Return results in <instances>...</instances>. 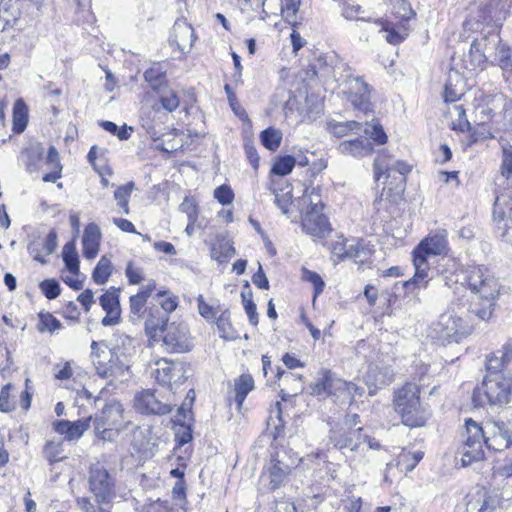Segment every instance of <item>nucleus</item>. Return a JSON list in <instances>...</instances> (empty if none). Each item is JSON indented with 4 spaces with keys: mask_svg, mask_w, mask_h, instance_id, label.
<instances>
[{
    "mask_svg": "<svg viewBox=\"0 0 512 512\" xmlns=\"http://www.w3.org/2000/svg\"><path fill=\"white\" fill-rule=\"evenodd\" d=\"M512 395V345L505 344L486 359V375L474 391L475 406L509 403Z\"/></svg>",
    "mask_w": 512,
    "mask_h": 512,
    "instance_id": "obj_1",
    "label": "nucleus"
},
{
    "mask_svg": "<svg viewBox=\"0 0 512 512\" xmlns=\"http://www.w3.org/2000/svg\"><path fill=\"white\" fill-rule=\"evenodd\" d=\"M465 281L473 294L466 309L479 320H489L505 287L485 266H472L466 270Z\"/></svg>",
    "mask_w": 512,
    "mask_h": 512,
    "instance_id": "obj_2",
    "label": "nucleus"
},
{
    "mask_svg": "<svg viewBox=\"0 0 512 512\" xmlns=\"http://www.w3.org/2000/svg\"><path fill=\"white\" fill-rule=\"evenodd\" d=\"M464 307L451 303L428 329V336L441 345L451 342L459 343L463 337L471 333L472 326L464 317Z\"/></svg>",
    "mask_w": 512,
    "mask_h": 512,
    "instance_id": "obj_3",
    "label": "nucleus"
},
{
    "mask_svg": "<svg viewBox=\"0 0 512 512\" xmlns=\"http://www.w3.org/2000/svg\"><path fill=\"white\" fill-rule=\"evenodd\" d=\"M411 171V166L404 161H392L391 156L382 151L374 161V174L376 180L386 174L387 181L381 193V199L397 203L401 200L405 190L406 175Z\"/></svg>",
    "mask_w": 512,
    "mask_h": 512,
    "instance_id": "obj_4",
    "label": "nucleus"
},
{
    "mask_svg": "<svg viewBox=\"0 0 512 512\" xmlns=\"http://www.w3.org/2000/svg\"><path fill=\"white\" fill-rule=\"evenodd\" d=\"M91 359L101 378H117L129 374L130 358L118 346L110 349L104 342L92 341Z\"/></svg>",
    "mask_w": 512,
    "mask_h": 512,
    "instance_id": "obj_5",
    "label": "nucleus"
},
{
    "mask_svg": "<svg viewBox=\"0 0 512 512\" xmlns=\"http://www.w3.org/2000/svg\"><path fill=\"white\" fill-rule=\"evenodd\" d=\"M396 411L402 417V423L409 427H420L425 423L419 411V389L416 384L407 383L400 388L394 397Z\"/></svg>",
    "mask_w": 512,
    "mask_h": 512,
    "instance_id": "obj_6",
    "label": "nucleus"
},
{
    "mask_svg": "<svg viewBox=\"0 0 512 512\" xmlns=\"http://www.w3.org/2000/svg\"><path fill=\"white\" fill-rule=\"evenodd\" d=\"M123 406L113 401L104 406L99 416L94 419L96 435L104 441H113L124 428Z\"/></svg>",
    "mask_w": 512,
    "mask_h": 512,
    "instance_id": "obj_7",
    "label": "nucleus"
},
{
    "mask_svg": "<svg viewBox=\"0 0 512 512\" xmlns=\"http://www.w3.org/2000/svg\"><path fill=\"white\" fill-rule=\"evenodd\" d=\"M155 366L152 376L159 385L168 386L171 391L188 379V367L180 360L162 358L155 362Z\"/></svg>",
    "mask_w": 512,
    "mask_h": 512,
    "instance_id": "obj_8",
    "label": "nucleus"
},
{
    "mask_svg": "<svg viewBox=\"0 0 512 512\" xmlns=\"http://www.w3.org/2000/svg\"><path fill=\"white\" fill-rule=\"evenodd\" d=\"M296 466V460L288 457L285 449H280L272 456L269 466L262 474V480L268 482V489H278L291 470Z\"/></svg>",
    "mask_w": 512,
    "mask_h": 512,
    "instance_id": "obj_9",
    "label": "nucleus"
},
{
    "mask_svg": "<svg viewBox=\"0 0 512 512\" xmlns=\"http://www.w3.org/2000/svg\"><path fill=\"white\" fill-rule=\"evenodd\" d=\"M483 426L472 419L466 420V436L462 446V463L469 465L484 457L483 445L486 443Z\"/></svg>",
    "mask_w": 512,
    "mask_h": 512,
    "instance_id": "obj_10",
    "label": "nucleus"
},
{
    "mask_svg": "<svg viewBox=\"0 0 512 512\" xmlns=\"http://www.w3.org/2000/svg\"><path fill=\"white\" fill-rule=\"evenodd\" d=\"M89 485L98 504H109L115 497L114 479L100 465H93L91 467Z\"/></svg>",
    "mask_w": 512,
    "mask_h": 512,
    "instance_id": "obj_11",
    "label": "nucleus"
},
{
    "mask_svg": "<svg viewBox=\"0 0 512 512\" xmlns=\"http://www.w3.org/2000/svg\"><path fill=\"white\" fill-rule=\"evenodd\" d=\"M162 334V347L168 353H185L193 347L185 324L170 323L166 325Z\"/></svg>",
    "mask_w": 512,
    "mask_h": 512,
    "instance_id": "obj_12",
    "label": "nucleus"
},
{
    "mask_svg": "<svg viewBox=\"0 0 512 512\" xmlns=\"http://www.w3.org/2000/svg\"><path fill=\"white\" fill-rule=\"evenodd\" d=\"M134 407L140 413L147 415H166L172 410V405L163 401L152 389L137 393L134 397Z\"/></svg>",
    "mask_w": 512,
    "mask_h": 512,
    "instance_id": "obj_13",
    "label": "nucleus"
},
{
    "mask_svg": "<svg viewBox=\"0 0 512 512\" xmlns=\"http://www.w3.org/2000/svg\"><path fill=\"white\" fill-rule=\"evenodd\" d=\"M447 237V230H436L418 244L413 251V255H420L426 259L429 256L446 255L449 251Z\"/></svg>",
    "mask_w": 512,
    "mask_h": 512,
    "instance_id": "obj_14",
    "label": "nucleus"
},
{
    "mask_svg": "<svg viewBox=\"0 0 512 512\" xmlns=\"http://www.w3.org/2000/svg\"><path fill=\"white\" fill-rule=\"evenodd\" d=\"M311 208H308L302 217L303 230L312 236L325 237L330 232V225L327 217L322 213L318 203L310 201Z\"/></svg>",
    "mask_w": 512,
    "mask_h": 512,
    "instance_id": "obj_15",
    "label": "nucleus"
},
{
    "mask_svg": "<svg viewBox=\"0 0 512 512\" xmlns=\"http://www.w3.org/2000/svg\"><path fill=\"white\" fill-rule=\"evenodd\" d=\"M330 439L334 446L340 450L348 449L352 452L363 451V445L367 434L364 433L362 427L356 429H342L339 431H332Z\"/></svg>",
    "mask_w": 512,
    "mask_h": 512,
    "instance_id": "obj_16",
    "label": "nucleus"
},
{
    "mask_svg": "<svg viewBox=\"0 0 512 512\" xmlns=\"http://www.w3.org/2000/svg\"><path fill=\"white\" fill-rule=\"evenodd\" d=\"M347 94L355 109L364 113L372 110L370 87L361 77H349Z\"/></svg>",
    "mask_w": 512,
    "mask_h": 512,
    "instance_id": "obj_17",
    "label": "nucleus"
},
{
    "mask_svg": "<svg viewBox=\"0 0 512 512\" xmlns=\"http://www.w3.org/2000/svg\"><path fill=\"white\" fill-rule=\"evenodd\" d=\"M337 150L345 156L362 158L373 152V146L366 137H358L340 142Z\"/></svg>",
    "mask_w": 512,
    "mask_h": 512,
    "instance_id": "obj_18",
    "label": "nucleus"
},
{
    "mask_svg": "<svg viewBox=\"0 0 512 512\" xmlns=\"http://www.w3.org/2000/svg\"><path fill=\"white\" fill-rule=\"evenodd\" d=\"M57 245V234L54 230H51L42 242H32L28 250L35 261L46 264V256L51 255L56 250Z\"/></svg>",
    "mask_w": 512,
    "mask_h": 512,
    "instance_id": "obj_19",
    "label": "nucleus"
},
{
    "mask_svg": "<svg viewBox=\"0 0 512 512\" xmlns=\"http://www.w3.org/2000/svg\"><path fill=\"white\" fill-rule=\"evenodd\" d=\"M101 239V231L98 225L95 223H89L83 233L82 237V246H83V256L88 259H94L99 251Z\"/></svg>",
    "mask_w": 512,
    "mask_h": 512,
    "instance_id": "obj_20",
    "label": "nucleus"
},
{
    "mask_svg": "<svg viewBox=\"0 0 512 512\" xmlns=\"http://www.w3.org/2000/svg\"><path fill=\"white\" fill-rule=\"evenodd\" d=\"M100 305L106 312L102 319L104 326H113L119 322L120 303L119 297L115 292L107 291L100 297Z\"/></svg>",
    "mask_w": 512,
    "mask_h": 512,
    "instance_id": "obj_21",
    "label": "nucleus"
},
{
    "mask_svg": "<svg viewBox=\"0 0 512 512\" xmlns=\"http://www.w3.org/2000/svg\"><path fill=\"white\" fill-rule=\"evenodd\" d=\"M170 40L177 45L180 51L190 50L195 40L194 29L186 22H176L173 25Z\"/></svg>",
    "mask_w": 512,
    "mask_h": 512,
    "instance_id": "obj_22",
    "label": "nucleus"
},
{
    "mask_svg": "<svg viewBox=\"0 0 512 512\" xmlns=\"http://www.w3.org/2000/svg\"><path fill=\"white\" fill-rule=\"evenodd\" d=\"M90 421L91 417L74 422L59 420L54 423V430L59 434L65 435V438L71 441L80 438L84 434V432L89 428Z\"/></svg>",
    "mask_w": 512,
    "mask_h": 512,
    "instance_id": "obj_23",
    "label": "nucleus"
},
{
    "mask_svg": "<svg viewBox=\"0 0 512 512\" xmlns=\"http://www.w3.org/2000/svg\"><path fill=\"white\" fill-rule=\"evenodd\" d=\"M145 315V331L150 338H155L158 331L162 332L166 325H169L166 313L161 312L158 306L149 307Z\"/></svg>",
    "mask_w": 512,
    "mask_h": 512,
    "instance_id": "obj_24",
    "label": "nucleus"
},
{
    "mask_svg": "<svg viewBox=\"0 0 512 512\" xmlns=\"http://www.w3.org/2000/svg\"><path fill=\"white\" fill-rule=\"evenodd\" d=\"M392 380V374L387 368L370 367L365 377L370 395L376 394L377 390L390 384Z\"/></svg>",
    "mask_w": 512,
    "mask_h": 512,
    "instance_id": "obj_25",
    "label": "nucleus"
},
{
    "mask_svg": "<svg viewBox=\"0 0 512 512\" xmlns=\"http://www.w3.org/2000/svg\"><path fill=\"white\" fill-rule=\"evenodd\" d=\"M301 0H263V6L269 9L280 8L283 18L290 24L297 23V12Z\"/></svg>",
    "mask_w": 512,
    "mask_h": 512,
    "instance_id": "obj_26",
    "label": "nucleus"
},
{
    "mask_svg": "<svg viewBox=\"0 0 512 512\" xmlns=\"http://www.w3.org/2000/svg\"><path fill=\"white\" fill-rule=\"evenodd\" d=\"M493 219L496 223L512 222V196L501 193L496 196L493 208Z\"/></svg>",
    "mask_w": 512,
    "mask_h": 512,
    "instance_id": "obj_27",
    "label": "nucleus"
},
{
    "mask_svg": "<svg viewBox=\"0 0 512 512\" xmlns=\"http://www.w3.org/2000/svg\"><path fill=\"white\" fill-rule=\"evenodd\" d=\"M413 264L415 268V274L413 278L403 283V286L409 289L411 286L420 285L423 283V286L427 284L429 267L427 263V259L420 255H413Z\"/></svg>",
    "mask_w": 512,
    "mask_h": 512,
    "instance_id": "obj_28",
    "label": "nucleus"
},
{
    "mask_svg": "<svg viewBox=\"0 0 512 512\" xmlns=\"http://www.w3.org/2000/svg\"><path fill=\"white\" fill-rule=\"evenodd\" d=\"M511 430L512 424L502 419L487 420L483 425L486 440L494 439V437H508Z\"/></svg>",
    "mask_w": 512,
    "mask_h": 512,
    "instance_id": "obj_29",
    "label": "nucleus"
},
{
    "mask_svg": "<svg viewBox=\"0 0 512 512\" xmlns=\"http://www.w3.org/2000/svg\"><path fill=\"white\" fill-rule=\"evenodd\" d=\"M333 388V377L329 370L322 369L315 382L309 385L310 394L314 396L329 395Z\"/></svg>",
    "mask_w": 512,
    "mask_h": 512,
    "instance_id": "obj_30",
    "label": "nucleus"
},
{
    "mask_svg": "<svg viewBox=\"0 0 512 512\" xmlns=\"http://www.w3.org/2000/svg\"><path fill=\"white\" fill-rule=\"evenodd\" d=\"M253 389L254 379L250 374H242L234 380L235 402L238 409H241L245 398Z\"/></svg>",
    "mask_w": 512,
    "mask_h": 512,
    "instance_id": "obj_31",
    "label": "nucleus"
},
{
    "mask_svg": "<svg viewBox=\"0 0 512 512\" xmlns=\"http://www.w3.org/2000/svg\"><path fill=\"white\" fill-rule=\"evenodd\" d=\"M277 378L283 380V384L288 385L290 381L295 382L296 387L291 388V393L286 392L284 389H281L280 396L283 401H287L290 397L297 396L299 393H301L304 389V383L302 381V376L291 373V372H285L284 370H281L280 368L277 369Z\"/></svg>",
    "mask_w": 512,
    "mask_h": 512,
    "instance_id": "obj_32",
    "label": "nucleus"
},
{
    "mask_svg": "<svg viewBox=\"0 0 512 512\" xmlns=\"http://www.w3.org/2000/svg\"><path fill=\"white\" fill-rule=\"evenodd\" d=\"M144 79L154 92L169 84L166 79V71L159 64L147 69L144 72Z\"/></svg>",
    "mask_w": 512,
    "mask_h": 512,
    "instance_id": "obj_33",
    "label": "nucleus"
},
{
    "mask_svg": "<svg viewBox=\"0 0 512 512\" xmlns=\"http://www.w3.org/2000/svg\"><path fill=\"white\" fill-rule=\"evenodd\" d=\"M28 124V107L24 100L19 98L13 106V131L17 134L22 133Z\"/></svg>",
    "mask_w": 512,
    "mask_h": 512,
    "instance_id": "obj_34",
    "label": "nucleus"
},
{
    "mask_svg": "<svg viewBox=\"0 0 512 512\" xmlns=\"http://www.w3.org/2000/svg\"><path fill=\"white\" fill-rule=\"evenodd\" d=\"M159 102L167 112H174L180 104L177 92L168 84L156 92Z\"/></svg>",
    "mask_w": 512,
    "mask_h": 512,
    "instance_id": "obj_35",
    "label": "nucleus"
},
{
    "mask_svg": "<svg viewBox=\"0 0 512 512\" xmlns=\"http://www.w3.org/2000/svg\"><path fill=\"white\" fill-rule=\"evenodd\" d=\"M62 257L69 272L73 275H78L79 259L74 242H68L64 245Z\"/></svg>",
    "mask_w": 512,
    "mask_h": 512,
    "instance_id": "obj_36",
    "label": "nucleus"
},
{
    "mask_svg": "<svg viewBox=\"0 0 512 512\" xmlns=\"http://www.w3.org/2000/svg\"><path fill=\"white\" fill-rule=\"evenodd\" d=\"M497 42L495 60L504 72L512 73V48L502 44L499 38Z\"/></svg>",
    "mask_w": 512,
    "mask_h": 512,
    "instance_id": "obj_37",
    "label": "nucleus"
},
{
    "mask_svg": "<svg viewBox=\"0 0 512 512\" xmlns=\"http://www.w3.org/2000/svg\"><path fill=\"white\" fill-rule=\"evenodd\" d=\"M343 255L355 263L363 264L371 257V251L360 243L350 244L343 248Z\"/></svg>",
    "mask_w": 512,
    "mask_h": 512,
    "instance_id": "obj_38",
    "label": "nucleus"
},
{
    "mask_svg": "<svg viewBox=\"0 0 512 512\" xmlns=\"http://www.w3.org/2000/svg\"><path fill=\"white\" fill-rule=\"evenodd\" d=\"M148 299L136 294L130 297V320L133 323H139L145 318V304Z\"/></svg>",
    "mask_w": 512,
    "mask_h": 512,
    "instance_id": "obj_39",
    "label": "nucleus"
},
{
    "mask_svg": "<svg viewBox=\"0 0 512 512\" xmlns=\"http://www.w3.org/2000/svg\"><path fill=\"white\" fill-rule=\"evenodd\" d=\"M111 272V261L106 256H102L94 268L92 279L96 284H104L110 277Z\"/></svg>",
    "mask_w": 512,
    "mask_h": 512,
    "instance_id": "obj_40",
    "label": "nucleus"
},
{
    "mask_svg": "<svg viewBox=\"0 0 512 512\" xmlns=\"http://www.w3.org/2000/svg\"><path fill=\"white\" fill-rule=\"evenodd\" d=\"M263 146L271 151L279 148L282 140V133L273 127L263 130L260 134Z\"/></svg>",
    "mask_w": 512,
    "mask_h": 512,
    "instance_id": "obj_41",
    "label": "nucleus"
},
{
    "mask_svg": "<svg viewBox=\"0 0 512 512\" xmlns=\"http://www.w3.org/2000/svg\"><path fill=\"white\" fill-rule=\"evenodd\" d=\"M38 319L37 330L41 333L46 331L54 333L62 327L61 322L49 312H40Z\"/></svg>",
    "mask_w": 512,
    "mask_h": 512,
    "instance_id": "obj_42",
    "label": "nucleus"
},
{
    "mask_svg": "<svg viewBox=\"0 0 512 512\" xmlns=\"http://www.w3.org/2000/svg\"><path fill=\"white\" fill-rule=\"evenodd\" d=\"M269 190L275 196V204L279 207L284 215L289 214V209L292 204V191L291 189L287 191L278 190L272 184L269 187Z\"/></svg>",
    "mask_w": 512,
    "mask_h": 512,
    "instance_id": "obj_43",
    "label": "nucleus"
},
{
    "mask_svg": "<svg viewBox=\"0 0 512 512\" xmlns=\"http://www.w3.org/2000/svg\"><path fill=\"white\" fill-rule=\"evenodd\" d=\"M134 189V183L128 182L127 184L120 186L114 192L115 200L117 201L118 206L122 209L123 213L129 214V199L131 193Z\"/></svg>",
    "mask_w": 512,
    "mask_h": 512,
    "instance_id": "obj_44",
    "label": "nucleus"
},
{
    "mask_svg": "<svg viewBox=\"0 0 512 512\" xmlns=\"http://www.w3.org/2000/svg\"><path fill=\"white\" fill-rule=\"evenodd\" d=\"M295 164L296 160L290 155L279 157L274 162L271 173L279 176H285L291 173Z\"/></svg>",
    "mask_w": 512,
    "mask_h": 512,
    "instance_id": "obj_45",
    "label": "nucleus"
},
{
    "mask_svg": "<svg viewBox=\"0 0 512 512\" xmlns=\"http://www.w3.org/2000/svg\"><path fill=\"white\" fill-rule=\"evenodd\" d=\"M234 254L235 249L228 242L214 245L211 249L212 258L219 263L227 262L232 256H234Z\"/></svg>",
    "mask_w": 512,
    "mask_h": 512,
    "instance_id": "obj_46",
    "label": "nucleus"
},
{
    "mask_svg": "<svg viewBox=\"0 0 512 512\" xmlns=\"http://www.w3.org/2000/svg\"><path fill=\"white\" fill-rule=\"evenodd\" d=\"M386 32V40L390 44L397 45L401 43L406 36L408 35V28L405 26V24H401L400 26H387L384 28Z\"/></svg>",
    "mask_w": 512,
    "mask_h": 512,
    "instance_id": "obj_47",
    "label": "nucleus"
},
{
    "mask_svg": "<svg viewBox=\"0 0 512 512\" xmlns=\"http://www.w3.org/2000/svg\"><path fill=\"white\" fill-rule=\"evenodd\" d=\"M363 131L366 136L377 144H384L387 141V135L378 122H374L373 124L366 122Z\"/></svg>",
    "mask_w": 512,
    "mask_h": 512,
    "instance_id": "obj_48",
    "label": "nucleus"
},
{
    "mask_svg": "<svg viewBox=\"0 0 512 512\" xmlns=\"http://www.w3.org/2000/svg\"><path fill=\"white\" fill-rule=\"evenodd\" d=\"M393 4L394 13L401 21L407 22L415 15L408 0H390Z\"/></svg>",
    "mask_w": 512,
    "mask_h": 512,
    "instance_id": "obj_49",
    "label": "nucleus"
},
{
    "mask_svg": "<svg viewBox=\"0 0 512 512\" xmlns=\"http://www.w3.org/2000/svg\"><path fill=\"white\" fill-rule=\"evenodd\" d=\"M361 127L362 124L358 121L330 123L331 132L337 137H343L347 135L348 132L359 130Z\"/></svg>",
    "mask_w": 512,
    "mask_h": 512,
    "instance_id": "obj_50",
    "label": "nucleus"
},
{
    "mask_svg": "<svg viewBox=\"0 0 512 512\" xmlns=\"http://www.w3.org/2000/svg\"><path fill=\"white\" fill-rule=\"evenodd\" d=\"M302 279L313 285L315 297L323 292L325 283L317 272L302 268Z\"/></svg>",
    "mask_w": 512,
    "mask_h": 512,
    "instance_id": "obj_51",
    "label": "nucleus"
},
{
    "mask_svg": "<svg viewBox=\"0 0 512 512\" xmlns=\"http://www.w3.org/2000/svg\"><path fill=\"white\" fill-rule=\"evenodd\" d=\"M39 289L49 300L57 298L61 293V288L57 280L45 279L39 283Z\"/></svg>",
    "mask_w": 512,
    "mask_h": 512,
    "instance_id": "obj_52",
    "label": "nucleus"
},
{
    "mask_svg": "<svg viewBox=\"0 0 512 512\" xmlns=\"http://www.w3.org/2000/svg\"><path fill=\"white\" fill-rule=\"evenodd\" d=\"M179 210L187 215V220L197 221L199 210L193 198L186 196L179 205Z\"/></svg>",
    "mask_w": 512,
    "mask_h": 512,
    "instance_id": "obj_53",
    "label": "nucleus"
},
{
    "mask_svg": "<svg viewBox=\"0 0 512 512\" xmlns=\"http://www.w3.org/2000/svg\"><path fill=\"white\" fill-rule=\"evenodd\" d=\"M175 437L180 445H185L192 440V429L185 422L175 423Z\"/></svg>",
    "mask_w": 512,
    "mask_h": 512,
    "instance_id": "obj_54",
    "label": "nucleus"
},
{
    "mask_svg": "<svg viewBox=\"0 0 512 512\" xmlns=\"http://www.w3.org/2000/svg\"><path fill=\"white\" fill-rule=\"evenodd\" d=\"M214 197L222 205H229L234 199V192L230 186L223 184L214 191Z\"/></svg>",
    "mask_w": 512,
    "mask_h": 512,
    "instance_id": "obj_55",
    "label": "nucleus"
},
{
    "mask_svg": "<svg viewBox=\"0 0 512 512\" xmlns=\"http://www.w3.org/2000/svg\"><path fill=\"white\" fill-rule=\"evenodd\" d=\"M454 110L457 114V119L453 121V129L464 132L470 129V122L467 119L465 109L462 105H457L454 107Z\"/></svg>",
    "mask_w": 512,
    "mask_h": 512,
    "instance_id": "obj_56",
    "label": "nucleus"
},
{
    "mask_svg": "<svg viewBox=\"0 0 512 512\" xmlns=\"http://www.w3.org/2000/svg\"><path fill=\"white\" fill-rule=\"evenodd\" d=\"M216 325L221 332V337L223 338H231V322H230V313L225 310L221 313V315L216 320Z\"/></svg>",
    "mask_w": 512,
    "mask_h": 512,
    "instance_id": "obj_57",
    "label": "nucleus"
},
{
    "mask_svg": "<svg viewBox=\"0 0 512 512\" xmlns=\"http://www.w3.org/2000/svg\"><path fill=\"white\" fill-rule=\"evenodd\" d=\"M479 512H503L502 506L500 505V498L497 495H487Z\"/></svg>",
    "mask_w": 512,
    "mask_h": 512,
    "instance_id": "obj_58",
    "label": "nucleus"
},
{
    "mask_svg": "<svg viewBox=\"0 0 512 512\" xmlns=\"http://www.w3.org/2000/svg\"><path fill=\"white\" fill-rule=\"evenodd\" d=\"M501 174L506 179L512 178V148H503Z\"/></svg>",
    "mask_w": 512,
    "mask_h": 512,
    "instance_id": "obj_59",
    "label": "nucleus"
},
{
    "mask_svg": "<svg viewBox=\"0 0 512 512\" xmlns=\"http://www.w3.org/2000/svg\"><path fill=\"white\" fill-rule=\"evenodd\" d=\"M174 133L170 137H163L159 143L155 144V148L157 150H160L165 153H174L176 152L181 146L176 143L173 139Z\"/></svg>",
    "mask_w": 512,
    "mask_h": 512,
    "instance_id": "obj_60",
    "label": "nucleus"
},
{
    "mask_svg": "<svg viewBox=\"0 0 512 512\" xmlns=\"http://www.w3.org/2000/svg\"><path fill=\"white\" fill-rule=\"evenodd\" d=\"M26 153H27V157H28L27 170L32 173V172L36 171L38 168L36 161H40L42 159L43 150L40 147H36V148H31V149L27 150Z\"/></svg>",
    "mask_w": 512,
    "mask_h": 512,
    "instance_id": "obj_61",
    "label": "nucleus"
},
{
    "mask_svg": "<svg viewBox=\"0 0 512 512\" xmlns=\"http://www.w3.org/2000/svg\"><path fill=\"white\" fill-rule=\"evenodd\" d=\"M485 446L489 450L502 451L511 446L510 436L494 437V439L486 440Z\"/></svg>",
    "mask_w": 512,
    "mask_h": 512,
    "instance_id": "obj_62",
    "label": "nucleus"
},
{
    "mask_svg": "<svg viewBox=\"0 0 512 512\" xmlns=\"http://www.w3.org/2000/svg\"><path fill=\"white\" fill-rule=\"evenodd\" d=\"M126 277L130 284H139L143 281V271L141 268L134 267L132 262H129L125 269Z\"/></svg>",
    "mask_w": 512,
    "mask_h": 512,
    "instance_id": "obj_63",
    "label": "nucleus"
},
{
    "mask_svg": "<svg viewBox=\"0 0 512 512\" xmlns=\"http://www.w3.org/2000/svg\"><path fill=\"white\" fill-rule=\"evenodd\" d=\"M496 233L497 235L506 243L512 242V227L506 223H496Z\"/></svg>",
    "mask_w": 512,
    "mask_h": 512,
    "instance_id": "obj_64",
    "label": "nucleus"
}]
</instances>
